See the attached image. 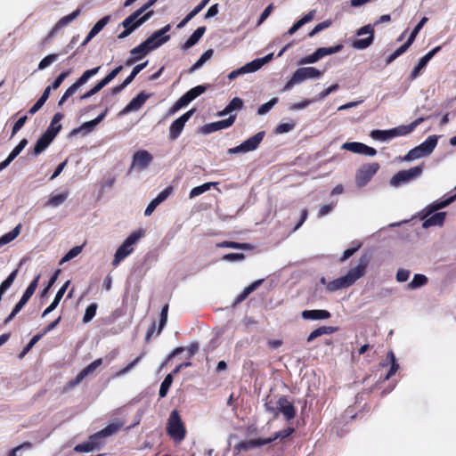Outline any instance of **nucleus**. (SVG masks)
<instances>
[{
    "mask_svg": "<svg viewBox=\"0 0 456 456\" xmlns=\"http://www.w3.org/2000/svg\"><path fill=\"white\" fill-rule=\"evenodd\" d=\"M371 256L369 253H363L358 260L356 266L350 268L346 275L327 282L326 279L322 277L321 283L326 285V289L329 292H335L337 290L346 289L354 285L360 278L363 277L366 273L367 267L370 262Z\"/></svg>",
    "mask_w": 456,
    "mask_h": 456,
    "instance_id": "nucleus-1",
    "label": "nucleus"
},
{
    "mask_svg": "<svg viewBox=\"0 0 456 456\" xmlns=\"http://www.w3.org/2000/svg\"><path fill=\"white\" fill-rule=\"evenodd\" d=\"M265 409L277 419L282 413L286 420L293 419L297 415L296 408L285 395H268L265 402Z\"/></svg>",
    "mask_w": 456,
    "mask_h": 456,
    "instance_id": "nucleus-2",
    "label": "nucleus"
},
{
    "mask_svg": "<svg viewBox=\"0 0 456 456\" xmlns=\"http://www.w3.org/2000/svg\"><path fill=\"white\" fill-rule=\"evenodd\" d=\"M143 234L144 232L142 230H139L130 234L125 240L115 253L114 259L112 261V265L114 267L118 266L122 260L133 252V246L143 236Z\"/></svg>",
    "mask_w": 456,
    "mask_h": 456,
    "instance_id": "nucleus-3",
    "label": "nucleus"
},
{
    "mask_svg": "<svg viewBox=\"0 0 456 456\" xmlns=\"http://www.w3.org/2000/svg\"><path fill=\"white\" fill-rule=\"evenodd\" d=\"M437 144V136L430 135L422 143L411 149L403 157V160L411 161L430 155Z\"/></svg>",
    "mask_w": 456,
    "mask_h": 456,
    "instance_id": "nucleus-4",
    "label": "nucleus"
},
{
    "mask_svg": "<svg viewBox=\"0 0 456 456\" xmlns=\"http://www.w3.org/2000/svg\"><path fill=\"white\" fill-rule=\"evenodd\" d=\"M167 433L172 439L177 442L183 440L185 437V427L177 410L172 411L169 415Z\"/></svg>",
    "mask_w": 456,
    "mask_h": 456,
    "instance_id": "nucleus-5",
    "label": "nucleus"
},
{
    "mask_svg": "<svg viewBox=\"0 0 456 456\" xmlns=\"http://www.w3.org/2000/svg\"><path fill=\"white\" fill-rule=\"evenodd\" d=\"M423 172V165L416 166L410 169L401 170L392 176L390 184L394 187L401 186L419 177Z\"/></svg>",
    "mask_w": 456,
    "mask_h": 456,
    "instance_id": "nucleus-6",
    "label": "nucleus"
},
{
    "mask_svg": "<svg viewBox=\"0 0 456 456\" xmlns=\"http://www.w3.org/2000/svg\"><path fill=\"white\" fill-rule=\"evenodd\" d=\"M377 162L368 163L361 166L355 174V183L358 187L365 186L379 169Z\"/></svg>",
    "mask_w": 456,
    "mask_h": 456,
    "instance_id": "nucleus-7",
    "label": "nucleus"
},
{
    "mask_svg": "<svg viewBox=\"0 0 456 456\" xmlns=\"http://www.w3.org/2000/svg\"><path fill=\"white\" fill-rule=\"evenodd\" d=\"M101 69L100 66L96 67V68H94V69H87L86 70L82 76L77 79V81L72 84L66 91L65 93L63 94V95L61 97L58 104L61 106L67 100L68 98H69L70 96H72L77 91V89L82 86L83 85H85L89 78H91L93 76L96 75L99 71V69Z\"/></svg>",
    "mask_w": 456,
    "mask_h": 456,
    "instance_id": "nucleus-8",
    "label": "nucleus"
},
{
    "mask_svg": "<svg viewBox=\"0 0 456 456\" xmlns=\"http://www.w3.org/2000/svg\"><path fill=\"white\" fill-rule=\"evenodd\" d=\"M265 131H261L256 133L255 135L249 137L246 141H244L240 145L229 149L230 153H240V152H248L255 151L258 148L259 144L263 141L265 137Z\"/></svg>",
    "mask_w": 456,
    "mask_h": 456,
    "instance_id": "nucleus-9",
    "label": "nucleus"
},
{
    "mask_svg": "<svg viewBox=\"0 0 456 456\" xmlns=\"http://www.w3.org/2000/svg\"><path fill=\"white\" fill-rule=\"evenodd\" d=\"M159 47V43L155 45H150L149 42L143 41L139 45L135 46L130 51L131 56L126 61V66H131L142 60L144 56H146L151 51Z\"/></svg>",
    "mask_w": 456,
    "mask_h": 456,
    "instance_id": "nucleus-10",
    "label": "nucleus"
},
{
    "mask_svg": "<svg viewBox=\"0 0 456 456\" xmlns=\"http://www.w3.org/2000/svg\"><path fill=\"white\" fill-rule=\"evenodd\" d=\"M195 109L193 108L172 122V124L169 126L168 134V138L171 141H175L179 137V135L183 130L185 123L190 119V118L193 115Z\"/></svg>",
    "mask_w": 456,
    "mask_h": 456,
    "instance_id": "nucleus-11",
    "label": "nucleus"
},
{
    "mask_svg": "<svg viewBox=\"0 0 456 456\" xmlns=\"http://www.w3.org/2000/svg\"><path fill=\"white\" fill-rule=\"evenodd\" d=\"M364 34H369L370 36L366 38L355 39L353 41L352 46L354 49L362 50V49L369 47L373 43L374 28H373L372 25H370V24L365 25L357 30V36H362Z\"/></svg>",
    "mask_w": 456,
    "mask_h": 456,
    "instance_id": "nucleus-12",
    "label": "nucleus"
},
{
    "mask_svg": "<svg viewBox=\"0 0 456 456\" xmlns=\"http://www.w3.org/2000/svg\"><path fill=\"white\" fill-rule=\"evenodd\" d=\"M152 14H153V11H150V12H146L144 15L140 17V16H138V14L135 12H134L127 18H126L122 21L121 24L124 27V28L127 29L130 28L133 32L138 27H140L144 22H146L151 17Z\"/></svg>",
    "mask_w": 456,
    "mask_h": 456,
    "instance_id": "nucleus-13",
    "label": "nucleus"
},
{
    "mask_svg": "<svg viewBox=\"0 0 456 456\" xmlns=\"http://www.w3.org/2000/svg\"><path fill=\"white\" fill-rule=\"evenodd\" d=\"M151 96V94L141 92L136 97L133 98L129 103L121 111L122 114H127L132 111L140 110L145 102Z\"/></svg>",
    "mask_w": 456,
    "mask_h": 456,
    "instance_id": "nucleus-14",
    "label": "nucleus"
},
{
    "mask_svg": "<svg viewBox=\"0 0 456 456\" xmlns=\"http://www.w3.org/2000/svg\"><path fill=\"white\" fill-rule=\"evenodd\" d=\"M440 49H441V46H436L419 59L418 64L414 67V69H412V71L410 75L411 80H414L419 77L420 70L427 66L428 62L433 58V56L436 53H438L440 51Z\"/></svg>",
    "mask_w": 456,
    "mask_h": 456,
    "instance_id": "nucleus-15",
    "label": "nucleus"
},
{
    "mask_svg": "<svg viewBox=\"0 0 456 456\" xmlns=\"http://www.w3.org/2000/svg\"><path fill=\"white\" fill-rule=\"evenodd\" d=\"M171 28V25L167 24L162 28L155 31L151 36H150L145 41L149 42L150 45H155L159 43V46L167 42L170 38V36L166 35Z\"/></svg>",
    "mask_w": 456,
    "mask_h": 456,
    "instance_id": "nucleus-16",
    "label": "nucleus"
},
{
    "mask_svg": "<svg viewBox=\"0 0 456 456\" xmlns=\"http://www.w3.org/2000/svg\"><path fill=\"white\" fill-rule=\"evenodd\" d=\"M235 119H236V116L235 115H231L226 119H223V120H219V121H216V122H213V123L207 124L202 128L203 132L205 134H211V133H214L216 131L227 128V127L231 126L234 123Z\"/></svg>",
    "mask_w": 456,
    "mask_h": 456,
    "instance_id": "nucleus-17",
    "label": "nucleus"
},
{
    "mask_svg": "<svg viewBox=\"0 0 456 456\" xmlns=\"http://www.w3.org/2000/svg\"><path fill=\"white\" fill-rule=\"evenodd\" d=\"M322 72L314 67L299 68L294 72V80L302 82L308 78H316L321 77Z\"/></svg>",
    "mask_w": 456,
    "mask_h": 456,
    "instance_id": "nucleus-18",
    "label": "nucleus"
},
{
    "mask_svg": "<svg viewBox=\"0 0 456 456\" xmlns=\"http://www.w3.org/2000/svg\"><path fill=\"white\" fill-rule=\"evenodd\" d=\"M417 35H418V33L414 29H412L407 41L387 58L386 64L389 65L395 60H396L399 56H401L403 53H404L408 50V48L411 45V44L414 42Z\"/></svg>",
    "mask_w": 456,
    "mask_h": 456,
    "instance_id": "nucleus-19",
    "label": "nucleus"
},
{
    "mask_svg": "<svg viewBox=\"0 0 456 456\" xmlns=\"http://www.w3.org/2000/svg\"><path fill=\"white\" fill-rule=\"evenodd\" d=\"M152 161V155L147 151H136L133 156V166L140 169L146 168Z\"/></svg>",
    "mask_w": 456,
    "mask_h": 456,
    "instance_id": "nucleus-20",
    "label": "nucleus"
},
{
    "mask_svg": "<svg viewBox=\"0 0 456 456\" xmlns=\"http://www.w3.org/2000/svg\"><path fill=\"white\" fill-rule=\"evenodd\" d=\"M269 441H264V438L251 439L248 441H240L238 443L234 449L238 452H247L256 447H260L268 444Z\"/></svg>",
    "mask_w": 456,
    "mask_h": 456,
    "instance_id": "nucleus-21",
    "label": "nucleus"
},
{
    "mask_svg": "<svg viewBox=\"0 0 456 456\" xmlns=\"http://www.w3.org/2000/svg\"><path fill=\"white\" fill-rule=\"evenodd\" d=\"M424 120H425V118L421 117V118L415 119L413 122H411L409 125L399 126L397 127L393 128L394 137L403 136V135L409 134L417 127V126L421 124Z\"/></svg>",
    "mask_w": 456,
    "mask_h": 456,
    "instance_id": "nucleus-22",
    "label": "nucleus"
},
{
    "mask_svg": "<svg viewBox=\"0 0 456 456\" xmlns=\"http://www.w3.org/2000/svg\"><path fill=\"white\" fill-rule=\"evenodd\" d=\"M301 316L305 320H326L329 319L331 314L327 310L316 309V310H304L301 313Z\"/></svg>",
    "mask_w": 456,
    "mask_h": 456,
    "instance_id": "nucleus-23",
    "label": "nucleus"
},
{
    "mask_svg": "<svg viewBox=\"0 0 456 456\" xmlns=\"http://www.w3.org/2000/svg\"><path fill=\"white\" fill-rule=\"evenodd\" d=\"M263 282V280H257L246 287L234 299L232 306H236L243 302L253 291H255Z\"/></svg>",
    "mask_w": 456,
    "mask_h": 456,
    "instance_id": "nucleus-24",
    "label": "nucleus"
},
{
    "mask_svg": "<svg viewBox=\"0 0 456 456\" xmlns=\"http://www.w3.org/2000/svg\"><path fill=\"white\" fill-rule=\"evenodd\" d=\"M338 330V327L333 326H322L313 330L307 337L306 340L308 343L314 341L318 337L327 334H332Z\"/></svg>",
    "mask_w": 456,
    "mask_h": 456,
    "instance_id": "nucleus-25",
    "label": "nucleus"
},
{
    "mask_svg": "<svg viewBox=\"0 0 456 456\" xmlns=\"http://www.w3.org/2000/svg\"><path fill=\"white\" fill-rule=\"evenodd\" d=\"M206 31V27L201 26L199 27L191 35V37L185 41V43L183 45L182 48L183 50H188L191 47H192L194 45H196L199 40L202 37Z\"/></svg>",
    "mask_w": 456,
    "mask_h": 456,
    "instance_id": "nucleus-26",
    "label": "nucleus"
},
{
    "mask_svg": "<svg viewBox=\"0 0 456 456\" xmlns=\"http://www.w3.org/2000/svg\"><path fill=\"white\" fill-rule=\"evenodd\" d=\"M53 140V139H52L50 134H43V135L37 140L34 147L33 154L35 156L39 155L50 145Z\"/></svg>",
    "mask_w": 456,
    "mask_h": 456,
    "instance_id": "nucleus-27",
    "label": "nucleus"
},
{
    "mask_svg": "<svg viewBox=\"0 0 456 456\" xmlns=\"http://www.w3.org/2000/svg\"><path fill=\"white\" fill-rule=\"evenodd\" d=\"M445 216H446L445 212L436 213V214L432 215L431 216H429L428 218L425 219L422 224V226L424 228H428L430 226L442 225L444 222Z\"/></svg>",
    "mask_w": 456,
    "mask_h": 456,
    "instance_id": "nucleus-28",
    "label": "nucleus"
},
{
    "mask_svg": "<svg viewBox=\"0 0 456 456\" xmlns=\"http://www.w3.org/2000/svg\"><path fill=\"white\" fill-rule=\"evenodd\" d=\"M69 45H67L61 53V54H65L69 52ZM60 56V53H51L46 55L45 58H43L39 64H38V69H45L48 66H50L52 63L56 61Z\"/></svg>",
    "mask_w": 456,
    "mask_h": 456,
    "instance_id": "nucleus-29",
    "label": "nucleus"
},
{
    "mask_svg": "<svg viewBox=\"0 0 456 456\" xmlns=\"http://www.w3.org/2000/svg\"><path fill=\"white\" fill-rule=\"evenodd\" d=\"M387 361H388L391 364L390 369L384 378V380L389 379L392 376H394L396 371L399 370V364L396 361L395 355L393 351H388L387 354Z\"/></svg>",
    "mask_w": 456,
    "mask_h": 456,
    "instance_id": "nucleus-30",
    "label": "nucleus"
},
{
    "mask_svg": "<svg viewBox=\"0 0 456 456\" xmlns=\"http://www.w3.org/2000/svg\"><path fill=\"white\" fill-rule=\"evenodd\" d=\"M243 107V101L239 97H234L228 104L227 106L219 113L220 116L227 115L233 110H238L242 109Z\"/></svg>",
    "mask_w": 456,
    "mask_h": 456,
    "instance_id": "nucleus-31",
    "label": "nucleus"
},
{
    "mask_svg": "<svg viewBox=\"0 0 456 456\" xmlns=\"http://www.w3.org/2000/svg\"><path fill=\"white\" fill-rule=\"evenodd\" d=\"M20 229H21V224H19L12 231L1 236L0 237V247L10 243L14 239H16L20 232Z\"/></svg>",
    "mask_w": 456,
    "mask_h": 456,
    "instance_id": "nucleus-32",
    "label": "nucleus"
},
{
    "mask_svg": "<svg viewBox=\"0 0 456 456\" xmlns=\"http://www.w3.org/2000/svg\"><path fill=\"white\" fill-rule=\"evenodd\" d=\"M39 279H40V275L38 274L29 283V285L28 286V288L26 289L25 292L23 293V295H22V297L20 298L21 300H23L26 303L28 302V300L31 298V297L33 296V294L35 293V291H36V289H37V288L38 286Z\"/></svg>",
    "mask_w": 456,
    "mask_h": 456,
    "instance_id": "nucleus-33",
    "label": "nucleus"
},
{
    "mask_svg": "<svg viewBox=\"0 0 456 456\" xmlns=\"http://www.w3.org/2000/svg\"><path fill=\"white\" fill-rule=\"evenodd\" d=\"M110 20V16L107 15L99 20L89 31V38H94Z\"/></svg>",
    "mask_w": 456,
    "mask_h": 456,
    "instance_id": "nucleus-34",
    "label": "nucleus"
},
{
    "mask_svg": "<svg viewBox=\"0 0 456 456\" xmlns=\"http://www.w3.org/2000/svg\"><path fill=\"white\" fill-rule=\"evenodd\" d=\"M218 183H215V182H208V183H205L200 186H196L194 188H192L190 191V198L192 199V198H195V197H198L200 196V194L206 192L207 191L210 190V188L212 186H216L217 185Z\"/></svg>",
    "mask_w": 456,
    "mask_h": 456,
    "instance_id": "nucleus-35",
    "label": "nucleus"
},
{
    "mask_svg": "<svg viewBox=\"0 0 456 456\" xmlns=\"http://www.w3.org/2000/svg\"><path fill=\"white\" fill-rule=\"evenodd\" d=\"M81 13V9L77 8L75 11H73L69 15H66L62 18H61L57 23L55 24L57 28H61L62 27L67 26L69 23L73 21L76 18H77Z\"/></svg>",
    "mask_w": 456,
    "mask_h": 456,
    "instance_id": "nucleus-36",
    "label": "nucleus"
},
{
    "mask_svg": "<svg viewBox=\"0 0 456 456\" xmlns=\"http://www.w3.org/2000/svg\"><path fill=\"white\" fill-rule=\"evenodd\" d=\"M81 13V9L77 8L75 11H73L69 15H66L62 18H61L57 23L55 24L57 28H61L62 27L67 26L69 23L73 21L76 18H77Z\"/></svg>",
    "mask_w": 456,
    "mask_h": 456,
    "instance_id": "nucleus-37",
    "label": "nucleus"
},
{
    "mask_svg": "<svg viewBox=\"0 0 456 456\" xmlns=\"http://www.w3.org/2000/svg\"><path fill=\"white\" fill-rule=\"evenodd\" d=\"M370 136L375 140L386 141L394 138L393 128L389 130H373Z\"/></svg>",
    "mask_w": 456,
    "mask_h": 456,
    "instance_id": "nucleus-38",
    "label": "nucleus"
},
{
    "mask_svg": "<svg viewBox=\"0 0 456 456\" xmlns=\"http://www.w3.org/2000/svg\"><path fill=\"white\" fill-rule=\"evenodd\" d=\"M295 429L293 428H288L285 429H282L281 431L275 432L273 436L268 438H264V441H269V444L272 442L277 440V439H284L294 433Z\"/></svg>",
    "mask_w": 456,
    "mask_h": 456,
    "instance_id": "nucleus-39",
    "label": "nucleus"
},
{
    "mask_svg": "<svg viewBox=\"0 0 456 456\" xmlns=\"http://www.w3.org/2000/svg\"><path fill=\"white\" fill-rule=\"evenodd\" d=\"M120 428L121 424L119 423H110L102 430L98 431V434L102 436V438H105L117 433Z\"/></svg>",
    "mask_w": 456,
    "mask_h": 456,
    "instance_id": "nucleus-40",
    "label": "nucleus"
},
{
    "mask_svg": "<svg viewBox=\"0 0 456 456\" xmlns=\"http://www.w3.org/2000/svg\"><path fill=\"white\" fill-rule=\"evenodd\" d=\"M455 200H456V193L454 195L448 197L445 200H436L434 203H432V205L430 206V208H431L430 211H436V210L442 209V208L447 207L448 205H450L451 203H452Z\"/></svg>",
    "mask_w": 456,
    "mask_h": 456,
    "instance_id": "nucleus-41",
    "label": "nucleus"
},
{
    "mask_svg": "<svg viewBox=\"0 0 456 456\" xmlns=\"http://www.w3.org/2000/svg\"><path fill=\"white\" fill-rule=\"evenodd\" d=\"M214 51L212 49L207 50L200 59L190 68L189 71L193 72L196 69H200L207 61H208L212 55Z\"/></svg>",
    "mask_w": 456,
    "mask_h": 456,
    "instance_id": "nucleus-42",
    "label": "nucleus"
},
{
    "mask_svg": "<svg viewBox=\"0 0 456 456\" xmlns=\"http://www.w3.org/2000/svg\"><path fill=\"white\" fill-rule=\"evenodd\" d=\"M105 113L106 112H103L102 113L101 115H99L97 118H95L94 119L91 120V121H88V122H86L84 123L79 128H76L74 129L71 134H77L78 133L81 129H86L88 131L92 130L105 116Z\"/></svg>",
    "mask_w": 456,
    "mask_h": 456,
    "instance_id": "nucleus-43",
    "label": "nucleus"
},
{
    "mask_svg": "<svg viewBox=\"0 0 456 456\" xmlns=\"http://www.w3.org/2000/svg\"><path fill=\"white\" fill-rule=\"evenodd\" d=\"M173 377H172V374H167L164 380L162 381L161 385H160V387H159V395L160 398H163L165 397L167 395V392L173 383Z\"/></svg>",
    "mask_w": 456,
    "mask_h": 456,
    "instance_id": "nucleus-44",
    "label": "nucleus"
},
{
    "mask_svg": "<svg viewBox=\"0 0 456 456\" xmlns=\"http://www.w3.org/2000/svg\"><path fill=\"white\" fill-rule=\"evenodd\" d=\"M146 354L145 351H142L139 356H137L134 361H132L130 363H128L126 366H125L123 369L119 370L117 372V376H122L129 372L135 365H137L141 360L144 357Z\"/></svg>",
    "mask_w": 456,
    "mask_h": 456,
    "instance_id": "nucleus-45",
    "label": "nucleus"
},
{
    "mask_svg": "<svg viewBox=\"0 0 456 456\" xmlns=\"http://www.w3.org/2000/svg\"><path fill=\"white\" fill-rule=\"evenodd\" d=\"M342 47L343 46L341 45H338L331 47H320L316 50V53L319 55L320 59H322L327 55L338 53L342 49Z\"/></svg>",
    "mask_w": 456,
    "mask_h": 456,
    "instance_id": "nucleus-46",
    "label": "nucleus"
},
{
    "mask_svg": "<svg viewBox=\"0 0 456 456\" xmlns=\"http://www.w3.org/2000/svg\"><path fill=\"white\" fill-rule=\"evenodd\" d=\"M97 308H98V305L96 303H92L86 307L84 317H83L84 323H87L94 319V317L96 314Z\"/></svg>",
    "mask_w": 456,
    "mask_h": 456,
    "instance_id": "nucleus-47",
    "label": "nucleus"
},
{
    "mask_svg": "<svg viewBox=\"0 0 456 456\" xmlns=\"http://www.w3.org/2000/svg\"><path fill=\"white\" fill-rule=\"evenodd\" d=\"M428 282V278L423 274H415L411 281L409 283L410 289H417L425 285Z\"/></svg>",
    "mask_w": 456,
    "mask_h": 456,
    "instance_id": "nucleus-48",
    "label": "nucleus"
},
{
    "mask_svg": "<svg viewBox=\"0 0 456 456\" xmlns=\"http://www.w3.org/2000/svg\"><path fill=\"white\" fill-rule=\"evenodd\" d=\"M68 197V192H62L57 195H53L47 201V205L52 207H57L63 203Z\"/></svg>",
    "mask_w": 456,
    "mask_h": 456,
    "instance_id": "nucleus-49",
    "label": "nucleus"
},
{
    "mask_svg": "<svg viewBox=\"0 0 456 456\" xmlns=\"http://www.w3.org/2000/svg\"><path fill=\"white\" fill-rule=\"evenodd\" d=\"M123 69V66L119 65L116 67L114 69H112L104 78H102L101 81H99L102 86L104 87L109 83H110Z\"/></svg>",
    "mask_w": 456,
    "mask_h": 456,
    "instance_id": "nucleus-50",
    "label": "nucleus"
},
{
    "mask_svg": "<svg viewBox=\"0 0 456 456\" xmlns=\"http://www.w3.org/2000/svg\"><path fill=\"white\" fill-rule=\"evenodd\" d=\"M264 65V61L256 59L243 66L246 73H251L258 70Z\"/></svg>",
    "mask_w": 456,
    "mask_h": 456,
    "instance_id": "nucleus-51",
    "label": "nucleus"
},
{
    "mask_svg": "<svg viewBox=\"0 0 456 456\" xmlns=\"http://www.w3.org/2000/svg\"><path fill=\"white\" fill-rule=\"evenodd\" d=\"M42 337H43V334L35 335L30 339V341L28 343V345L23 348V350L21 351L19 357L20 358L24 357L25 354H27L31 350V348L41 339Z\"/></svg>",
    "mask_w": 456,
    "mask_h": 456,
    "instance_id": "nucleus-52",
    "label": "nucleus"
},
{
    "mask_svg": "<svg viewBox=\"0 0 456 456\" xmlns=\"http://www.w3.org/2000/svg\"><path fill=\"white\" fill-rule=\"evenodd\" d=\"M361 247H362V243L357 242L354 247L346 249L343 252V255L341 256V257L339 258V262L344 263L346 260H347L349 257H351L355 252H357Z\"/></svg>",
    "mask_w": 456,
    "mask_h": 456,
    "instance_id": "nucleus-53",
    "label": "nucleus"
},
{
    "mask_svg": "<svg viewBox=\"0 0 456 456\" xmlns=\"http://www.w3.org/2000/svg\"><path fill=\"white\" fill-rule=\"evenodd\" d=\"M168 305H165L160 312V320L157 335H159L167 322Z\"/></svg>",
    "mask_w": 456,
    "mask_h": 456,
    "instance_id": "nucleus-54",
    "label": "nucleus"
},
{
    "mask_svg": "<svg viewBox=\"0 0 456 456\" xmlns=\"http://www.w3.org/2000/svg\"><path fill=\"white\" fill-rule=\"evenodd\" d=\"M70 74V70H65V71H62L55 79L54 81L52 83L51 86H48L49 87H51V89L53 90H56L60 87V86L61 85V83L64 81V79L66 77H68Z\"/></svg>",
    "mask_w": 456,
    "mask_h": 456,
    "instance_id": "nucleus-55",
    "label": "nucleus"
},
{
    "mask_svg": "<svg viewBox=\"0 0 456 456\" xmlns=\"http://www.w3.org/2000/svg\"><path fill=\"white\" fill-rule=\"evenodd\" d=\"M362 144V142H345L342 145V149L349 151L354 153L360 154Z\"/></svg>",
    "mask_w": 456,
    "mask_h": 456,
    "instance_id": "nucleus-56",
    "label": "nucleus"
},
{
    "mask_svg": "<svg viewBox=\"0 0 456 456\" xmlns=\"http://www.w3.org/2000/svg\"><path fill=\"white\" fill-rule=\"evenodd\" d=\"M82 251V246H76L72 248L69 252L62 257L61 264L71 260L72 258L78 256Z\"/></svg>",
    "mask_w": 456,
    "mask_h": 456,
    "instance_id": "nucleus-57",
    "label": "nucleus"
},
{
    "mask_svg": "<svg viewBox=\"0 0 456 456\" xmlns=\"http://www.w3.org/2000/svg\"><path fill=\"white\" fill-rule=\"evenodd\" d=\"M277 102H278L277 98H273L268 102H265V103L262 104L257 109V114L258 115H265V113H267L277 103Z\"/></svg>",
    "mask_w": 456,
    "mask_h": 456,
    "instance_id": "nucleus-58",
    "label": "nucleus"
},
{
    "mask_svg": "<svg viewBox=\"0 0 456 456\" xmlns=\"http://www.w3.org/2000/svg\"><path fill=\"white\" fill-rule=\"evenodd\" d=\"M103 88V86H102V84L100 82H98L94 87H92L89 91H87L86 93H85L84 94H81L79 96V100L80 101H83V100H86V99H88L90 98L91 96L96 94L98 92H100L102 89Z\"/></svg>",
    "mask_w": 456,
    "mask_h": 456,
    "instance_id": "nucleus-59",
    "label": "nucleus"
},
{
    "mask_svg": "<svg viewBox=\"0 0 456 456\" xmlns=\"http://www.w3.org/2000/svg\"><path fill=\"white\" fill-rule=\"evenodd\" d=\"M206 86H197L191 89H190L188 92H186L188 94V95L190 96V98L191 99V101H193L195 98H197L198 96L201 95L203 93H205L206 91Z\"/></svg>",
    "mask_w": 456,
    "mask_h": 456,
    "instance_id": "nucleus-60",
    "label": "nucleus"
},
{
    "mask_svg": "<svg viewBox=\"0 0 456 456\" xmlns=\"http://www.w3.org/2000/svg\"><path fill=\"white\" fill-rule=\"evenodd\" d=\"M296 124L295 122L291 123H281L277 126L275 128L276 134H284L291 131L295 127Z\"/></svg>",
    "mask_w": 456,
    "mask_h": 456,
    "instance_id": "nucleus-61",
    "label": "nucleus"
},
{
    "mask_svg": "<svg viewBox=\"0 0 456 456\" xmlns=\"http://www.w3.org/2000/svg\"><path fill=\"white\" fill-rule=\"evenodd\" d=\"M173 192V187L167 186L162 191H160L158 196L155 198V200L160 204L164 200H166L168 196Z\"/></svg>",
    "mask_w": 456,
    "mask_h": 456,
    "instance_id": "nucleus-62",
    "label": "nucleus"
},
{
    "mask_svg": "<svg viewBox=\"0 0 456 456\" xmlns=\"http://www.w3.org/2000/svg\"><path fill=\"white\" fill-rule=\"evenodd\" d=\"M102 436L98 434V432L90 436L88 438V442L93 446L94 450L99 448L102 445Z\"/></svg>",
    "mask_w": 456,
    "mask_h": 456,
    "instance_id": "nucleus-63",
    "label": "nucleus"
},
{
    "mask_svg": "<svg viewBox=\"0 0 456 456\" xmlns=\"http://www.w3.org/2000/svg\"><path fill=\"white\" fill-rule=\"evenodd\" d=\"M74 451L76 452H92L94 451V448L93 446L90 444V443L88 441L85 442V443H82V444H77L75 447H74Z\"/></svg>",
    "mask_w": 456,
    "mask_h": 456,
    "instance_id": "nucleus-64",
    "label": "nucleus"
}]
</instances>
